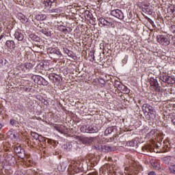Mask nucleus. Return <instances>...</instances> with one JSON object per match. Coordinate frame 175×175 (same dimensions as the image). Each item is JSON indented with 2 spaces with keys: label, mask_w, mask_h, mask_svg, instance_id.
Masks as SVG:
<instances>
[{
  "label": "nucleus",
  "mask_w": 175,
  "mask_h": 175,
  "mask_svg": "<svg viewBox=\"0 0 175 175\" xmlns=\"http://www.w3.org/2000/svg\"><path fill=\"white\" fill-rule=\"evenodd\" d=\"M142 109H143V111H146V113H148L150 118H155L157 111H155L154 107H152L148 104H144L143 105Z\"/></svg>",
  "instance_id": "f257e3e1"
},
{
  "label": "nucleus",
  "mask_w": 175,
  "mask_h": 175,
  "mask_svg": "<svg viewBox=\"0 0 175 175\" xmlns=\"http://www.w3.org/2000/svg\"><path fill=\"white\" fill-rule=\"evenodd\" d=\"M110 14L119 20H124V13L119 9L111 10Z\"/></svg>",
  "instance_id": "f03ea898"
},
{
  "label": "nucleus",
  "mask_w": 175,
  "mask_h": 175,
  "mask_svg": "<svg viewBox=\"0 0 175 175\" xmlns=\"http://www.w3.org/2000/svg\"><path fill=\"white\" fill-rule=\"evenodd\" d=\"M34 77L35 83H36L39 85H47V84H49V82H47L46 79H44L43 77L40 76H36Z\"/></svg>",
  "instance_id": "7ed1b4c3"
},
{
  "label": "nucleus",
  "mask_w": 175,
  "mask_h": 175,
  "mask_svg": "<svg viewBox=\"0 0 175 175\" xmlns=\"http://www.w3.org/2000/svg\"><path fill=\"white\" fill-rule=\"evenodd\" d=\"M162 161L165 165H170L172 166L175 163V157L167 156Z\"/></svg>",
  "instance_id": "20e7f679"
},
{
  "label": "nucleus",
  "mask_w": 175,
  "mask_h": 175,
  "mask_svg": "<svg viewBox=\"0 0 175 175\" xmlns=\"http://www.w3.org/2000/svg\"><path fill=\"white\" fill-rule=\"evenodd\" d=\"M157 42L160 43V44H165V46L170 44V41H169V39L165 37V36H159L157 37Z\"/></svg>",
  "instance_id": "39448f33"
},
{
  "label": "nucleus",
  "mask_w": 175,
  "mask_h": 175,
  "mask_svg": "<svg viewBox=\"0 0 175 175\" xmlns=\"http://www.w3.org/2000/svg\"><path fill=\"white\" fill-rule=\"evenodd\" d=\"M49 53H50V54H53V57L56 59H59L61 58V57H62V53H61L59 52V51H57V49H53V48L49 49Z\"/></svg>",
  "instance_id": "423d86ee"
},
{
  "label": "nucleus",
  "mask_w": 175,
  "mask_h": 175,
  "mask_svg": "<svg viewBox=\"0 0 175 175\" xmlns=\"http://www.w3.org/2000/svg\"><path fill=\"white\" fill-rule=\"evenodd\" d=\"M49 79L50 80L53 81V83H59L61 81V76L55 74V73H51L49 75Z\"/></svg>",
  "instance_id": "0eeeda50"
},
{
  "label": "nucleus",
  "mask_w": 175,
  "mask_h": 175,
  "mask_svg": "<svg viewBox=\"0 0 175 175\" xmlns=\"http://www.w3.org/2000/svg\"><path fill=\"white\" fill-rule=\"evenodd\" d=\"M162 79L163 81H164V83H167V84H174L175 83L174 79L172 77H169V75H164Z\"/></svg>",
  "instance_id": "6e6552de"
},
{
  "label": "nucleus",
  "mask_w": 175,
  "mask_h": 175,
  "mask_svg": "<svg viewBox=\"0 0 175 175\" xmlns=\"http://www.w3.org/2000/svg\"><path fill=\"white\" fill-rule=\"evenodd\" d=\"M5 46L8 49H10V50H14V49H16V43L12 40H7Z\"/></svg>",
  "instance_id": "1a4fd4ad"
},
{
  "label": "nucleus",
  "mask_w": 175,
  "mask_h": 175,
  "mask_svg": "<svg viewBox=\"0 0 175 175\" xmlns=\"http://www.w3.org/2000/svg\"><path fill=\"white\" fill-rule=\"evenodd\" d=\"M150 83L151 87H154L155 90H157V91H161V88L159 87V84L158 83V81H157L154 79H151Z\"/></svg>",
  "instance_id": "9d476101"
},
{
  "label": "nucleus",
  "mask_w": 175,
  "mask_h": 175,
  "mask_svg": "<svg viewBox=\"0 0 175 175\" xmlns=\"http://www.w3.org/2000/svg\"><path fill=\"white\" fill-rule=\"evenodd\" d=\"M98 21L100 24L106 27H109V25H113V23L108 21L107 20L105 19V18H102V17L98 19Z\"/></svg>",
  "instance_id": "9b49d317"
},
{
  "label": "nucleus",
  "mask_w": 175,
  "mask_h": 175,
  "mask_svg": "<svg viewBox=\"0 0 175 175\" xmlns=\"http://www.w3.org/2000/svg\"><path fill=\"white\" fill-rule=\"evenodd\" d=\"M40 32L45 35V36L50 37L53 35V31H51L49 28H44L40 30Z\"/></svg>",
  "instance_id": "f8f14e48"
},
{
  "label": "nucleus",
  "mask_w": 175,
  "mask_h": 175,
  "mask_svg": "<svg viewBox=\"0 0 175 175\" xmlns=\"http://www.w3.org/2000/svg\"><path fill=\"white\" fill-rule=\"evenodd\" d=\"M116 130H117V129L114 126L108 127L105 131V136H108V135H110V134L113 133V132H114V131H116Z\"/></svg>",
  "instance_id": "ddd939ff"
},
{
  "label": "nucleus",
  "mask_w": 175,
  "mask_h": 175,
  "mask_svg": "<svg viewBox=\"0 0 175 175\" xmlns=\"http://www.w3.org/2000/svg\"><path fill=\"white\" fill-rule=\"evenodd\" d=\"M36 18L38 20V21H44V20L47 18V16L43 14H38L36 15Z\"/></svg>",
  "instance_id": "4468645a"
},
{
  "label": "nucleus",
  "mask_w": 175,
  "mask_h": 175,
  "mask_svg": "<svg viewBox=\"0 0 175 175\" xmlns=\"http://www.w3.org/2000/svg\"><path fill=\"white\" fill-rule=\"evenodd\" d=\"M88 133H96L98 129L93 126H88Z\"/></svg>",
  "instance_id": "2eb2a0df"
},
{
  "label": "nucleus",
  "mask_w": 175,
  "mask_h": 175,
  "mask_svg": "<svg viewBox=\"0 0 175 175\" xmlns=\"http://www.w3.org/2000/svg\"><path fill=\"white\" fill-rule=\"evenodd\" d=\"M14 36L16 39H17V40H18L19 42H21V40H23V33L16 31L15 32Z\"/></svg>",
  "instance_id": "dca6fc26"
},
{
  "label": "nucleus",
  "mask_w": 175,
  "mask_h": 175,
  "mask_svg": "<svg viewBox=\"0 0 175 175\" xmlns=\"http://www.w3.org/2000/svg\"><path fill=\"white\" fill-rule=\"evenodd\" d=\"M81 131L83 133H88V125H82L80 128Z\"/></svg>",
  "instance_id": "f3484780"
},
{
  "label": "nucleus",
  "mask_w": 175,
  "mask_h": 175,
  "mask_svg": "<svg viewBox=\"0 0 175 175\" xmlns=\"http://www.w3.org/2000/svg\"><path fill=\"white\" fill-rule=\"evenodd\" d=\"M29 38H31L32 40H34V42H39L40 40V38L35 34H30Z\"/></svg>",
  "instance_id": "a211bd4d"
},
{
  "label": "nucleus",
  "mask_w": 175,
  "mask_h": 175,
  "mask_svg": "<svg viewBox=\"0 0 175 175\" xmlns=\"http://www.w3.org/2000/svg\"><path fill=\"white\" fill-rule=\"evenodd\" d=\"M81 143H83V144H88V143H90V139L87 137H83L82 136V139H81Z\"/></svg>",
  "instance_id": "6ab92c4d"
},
{
  "label": "nucleus",
  "mask_w": 175,
  "mask_h": 175,
  "mask_svg": "<svg viewBox=\"0 0 175 175\" xmlns=\"http://www.w3.org/2000/svg\"><path fill=\"white\" fill-rule=\"evenodd\" d=\"M25 162L26 163H31V159L29 158V155L25 156V158H23V163Z\"/></svg>",
  "instance_id": "aec40b11"
},
{
  "label": "nucleus",
  "mask_w": 175,
  "mask_h": 175,
  "mask_svg": "<svg viewBox=\"0 0 175 175\" xmlns=\"http://www.w3.org/2000/svg\"><path fill=\"white\" fill-rule=\"evenodd\" d=\"M31 136L35 139L36 140H38L39 139V134L38 133L31 132Z\"/></svg>",
  "instance_id": "412c9836"
},
{
  "label": "nucleus",
  "mask_w": 175,
  "mask_h": 175,
  "mask_svg": "<svg viewBox=\"0 0 175 175\" xmlns=\"http://www.w3.org/2000/svg\"><path fill=\"white\" fill-rule=\"evenodd\" d=\"M169 170L172 174H175V165H172L170 167Z\"/></svg>",
  "instance_id": "4be33fe9"
},
{
  "label": "nucleus",
  "mask_w": 175,
  "mask_h": 175,
  "mask_svg": "<svg viewBox=\"0 0 175 175\" xmlns=\"http://www.w3.org/2000/svg\"><path fill=\"white\" fill-rule=\"evenodd\" d=\"M43 4L44 5V6L46 8H50V6H51V4L50 3V2L48 0L44 1Z\"/></svg>",
  "instance_id": "5701e85b"
},
{
  "label": "nucleus",
  "mask_w": 175,
  "mask_h": 175,
  "mask_svg": "<svg viewBox=\"0 0 175 175\" xmlns=\"http://www.w3.org/2000/svg\"><path fill=\"white\" fill-rule=\"evenodd\" d=\"M169 10L171 13H174L175 12V8L174 5H171L169 7Z\"/></svg>",
  "instance_id": "b1692460"
},
{
  "label": "nucleus",
  "mask_w": 175,
  "mask_h": 175,
  "mask_svg": "<svg viewBox=\"0 0 175 175\" xmlns=\"http://www.w3.org/2000/svg\"><path fill=\"white\" fill-rule=\"evenodd\" d=\"M27 175H36V172L32 171V170H29L27 172Z\"/></svg>",
  "instance_id": "393cba45"
},
{
  "label": "nucleus",
  "mask_w": 175,
  "mask_h": 175,
  "mask_svg": "<svg viewBox=\"0 0 175 175\" xmlns=\"http://www.w3.org/2000/svg\"><path fill=\"white\" fill-rule=\"evenodd\" d=\"M16 155L18 158H20L21 159H23V156L21 155V152H18V151H16Z\"/></svg>",
  "instance_id": "a878e982"
},
{
  "label": "nucleus",
  "mask_w": 175,
  "mask_h": 175,
  "mask_svg": "<svg viewBox=\"0 0 175 175\" xmlns=\"http://www.w3.org/2000/svg\"><path fill=\"white\" fill-rule=\"evenodd\" d=\"M170 31L175 34V25L171 26Z\"/></svg>",
  "instance_id": "bb28decb"
},
{
  "label": "nucleus",
  "mask_w": 175,
  "mask_h": 175,
  "mask_svg": "<svg viewBox=\"0 0 175 175\" xmlns=\"http://www.w3.org/2000/svg\"><path fill=\"white\" fill-rule=\"evenodd\" d=\"M32 67V64H31L30 63H27L25 64V68H27V69H29V68Z\"/></svg>",
  "instance_id": "cd10ccee"
},
{
  "label": "nucleus",
  "mask_w": 175,
  "mask_h": 175,
  "mask_svg": "<svg viewBox=\"0 0 175 175\" xmlns=\"http://www.w3.org/2000/svg\"><path fill=\"white\" fill-rule=\"evenodd\" d=\"M82 138H83V136H76L75 137L76 140H79V142H81Z\"/></svg>",
  "instance_id": "c85d7f7f"
},
{
  "label": "nucleus",
  "mask_w": 175,
  "mask_h": 175,
  "mask_svg": "<svg viewBox=\"0 0 175 175\" xmlns=\"http://www.w3.org/2000/svg\"><path fill=\"white\" fill-rule=\"evenodd\" d=\"M61 167H62V165H59L57 169L59 170V172H64V170H65V168H63L61 170Z\"/></svg>",
  "instance_id": "c756f323"
},
{
  "label": "nucleus",
  "mask_w": 175,
  "mask_h": 175,
  "mask_svg": "<svg viewBox=\"0 0 175 175\" xmlns=\"http://www.w3.org/2000/svg\"><path fill=\"white\" fill-rule=\"evenodd\" d=\"M154 169H156L157 170H159L161 169V167H159V165H153Z\"/></svg>",
  "instance_id": "7c9ffc66"
},
{
  "label": "nucleus",
  "mask_w": 175,
  "mask_h": 175,
  "mask_svg": "<svg viewBox=\"0 0 175 175\" xmlns=\"http://www.w3.org/2000/svg\"><path fill=\"white\" fill-rule=\"evenodd\" d=\"M10 123L11 125H14L16 123V121H14L13 119H11Z\"/></svg>",
  "instance_id": "2f4dec72"
},
{
  "label": "nucleus",
  "mask_w": 175,
  "mask_h": 175,
  "mask_svg": "<svg viewBox=\"0 0 175 175\" xmlns=\"http://www.w3.org/2000/svg\"><path fill=\"white\" fill-rule=\"evenodd\" d=\"M15 174L16 175H23V172L21 171H16Z\"/></svg>",
  "instance_id": "473e14b6"
},
{
  "label": "nucleus",
  "mask_w": 175,
  "mask_h": 175,
  "mask_svg": "<svg viewBox=\"0 0 175 175\" xmlns=\"http://www.w3.org/2000/svg\"><path fill=\"white\" fill-rule=\"evenodd\" d=\"M148 175H157V174L155 173V172L154 171H151L148 173Z\"/></svg>",
  "instance_id": "72a5a7b5"
},
{
  "label": "nucleus",
  "mask_w": 175,
  "mask_h": 175,
  "mask_svg": "<svg viewBox=\"0 0 175 175\" xmlns=\"http://www.w3.org/2000/svg\"><path fill=\"white\" fill-rule=\"evenodd\" d=\"M31 90V86L25 88V91H29Z\"/></svg>",
  "instance_id": "f704fd0d"
},
{
  "label": "nucleus",
  "mask_w": 175,
  "mask_h": 175,
  "mask_svg": "<svg viewBox=\"0 0 175 175\" xmlns=\"http://www.w3.org/2000/svg\"><path fill=\"white\" fill-rule=\"evenodd\" d=\"M50 3L51 5H53V3H54V2H55V0H48Z\"/></svg>",
  "instance_id": "c9c22d12"
},
{
  "label": "nucleus",
  "mask_w": 175,
  "mask_h": 175,
  "mask_svg": "<svg viewBox=\"0 0 175 175\" xmlns=\"http://www.w3.org/2000/svg\"><path fill=\"white\" fill-rule=\"evenodd\" d=\"M42 27H43V24L42 23L38 25V28H40V29H42Z\"/></svg>",
  "instance_id": "e433bc0d"
},
{
  "label": "nucleus",
  "mask_w": 175,
  "mask_h": 175,
  "mask_svg": "<svg viewBox=\"0 0 175 175\" xmlns=\"http://www.w3.org/2000/svg\"><path fill=\"white\" fill-rule=\"evenodd\" d=\"M107 160L109 162H111V161H113V159L111 157H108Z\"/></svg>",
  "instance_id": "4c0bfd02"
},
{
  "label": "nucleus",
  "mask_w": 175,
  "mask_h": 175,
  "mask_svg": "<svg viewBox=\"0 0 175 175\" xmlns=\"http://www.w3.org/2000/svg\"><path fill=\"white\" fill-rule=\"evenodd\" d=\"M4 37H5V35L1 34V35L0 36V40H2V39H3Z\"/></svg>",
  "instance_id": "58836bf2"
},
{
  "label": "nucleus",
  "mask_w": 175,
  "mask_h": 175,
  "mask_svg": "<svg viewBox=\"0 0 175 175\" xmlns=\"http://www.w3.org/2000/svg\"><path fill=\"white\" fill-rule=\"evenodd\" d=\"M3 64V60L2 59H0V66Z\"/></svg>",
  "instance_id": "ea45409f"
},
{
  "label": "nucleus",
  "mask_w": 175,
  "mask_h": 175,
  "mask_svg": "<svg viewBox=\"0 0 175 175\" xmlns=\"http://www.w3.org/2000/svg\"><path fill=\"white\" fill-rule=\"evenodd\" d=\"M172 124H174V125H175V118H173L172 120Z\"/></svg>",
  "instance_id": "a19ab883"
},
{
  "label": "nucleus",
  "mask_w": 175,
  "mask_h": 175,
  "mask_svg": "<svg viewBox=\"0 0 175 175\" xmlns=\"http://www.w3.org/2000/svg\"><path fill=\"white\" fill-rule=\"evenodd\" d=\"M8 135H13V132H12V131H9V132L8 133Z\"/></svg>",
  "instance_id": "79ce46f5"
},
{
  "label": "nucleus",
  "mask_w": 175,
  "mask_h": 175,
  "mask_svg": "<svg viewBox=\"0 0 175 175\" xmlns=\"http://www.w3.org/2000/svg\"><path fill=\"white\" fill-rule=\"evenodd\" d=\"M0 129H2V124L0 123Z\"/></svg>",
  "instance_id": "37998d69"
},
{
  "label": "nucleus",
  "mask_w": 175,
  "mask_h": 175,
  "mask_svg": "<svg viewBox=\"0 0 175 175\" xmlns=\"http://www.w3.org/2000/svg\"><path fill=\"white\" fill-rule=\"evenodd\" d=\"M55 128L57 129V131H58V126H55Z\"/></svg>",
  "instance_id": "c03bdc74"
},
{
  "label": "nucleus",
  "mask_w": 175,
  "mask_h": 175,
  "mask_svg": "<svg viewBox=\"0 0 175 175\" xmlns=\"http://www.w3.org/2000/svg\"><path fill=\"white\" fill-rule=\"evenodd\" d=\"M28 21V19L26 20V23Z\"/></svg>",
  "instance_id": "a18cd8bd"
},
{
  "label": "nucleus",
  "mask_w": 175,
  "mask_h": 175,
  "mask_svg": "<svg viewBox=\"0 0 175 175\" xmlns=\"http://www.w3.org/2000/svg\"><path fill=\"white\" fill-rule=\"evenodd\" d=\"M151 23H154V21H151Z\"/></svg>",
  "instance_id": "49530a36"
},
{
  "label": "nucleus",
  "mask_w": 175,
  "mask_h": 175,
  "mask_svg": "<svg viewBox=\"0 0 175 175\" xmlns=\"http://www.w3.org/2000/svg\"><path fill=\"white\" fill-rule=\"evenodd\" d=\"M13 136H15L14 134H13Z\"/></svg>",
  "instance_id": "de8ad7c7"
}]
</instances>
